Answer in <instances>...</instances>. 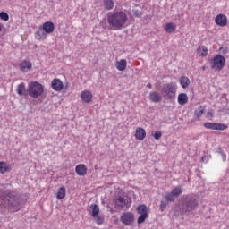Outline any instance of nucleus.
Wrapping results in <instances>:
<instances>
[{
	"mask_svg": "<svg viewBox=\"0 0 229 229\" xmlns=\"http://www.w3.org/2000/svg\"><path fill=\"white\" fill-rule=\"evenodd\" d=\"M12 170V167H10V165H8L4 161L0 162V173L1 174H4V173H8Z\"/></svg>",
	"mask_w": 229,
	"mask_h": 229,
	"instance_id": "obj_22",
	"label": "nucleus"
},
{
	"mask_svg": "<svg viewBox=\"0 0 229 229\" xmlns=\"http://www.w3.org/2000/svg\"><path fill=\"white\" fill-rule=\"evenodd\" d=\"M198 205H199V201L198 200V197L196 195L184 196L182 207V214L193 212V210H196V208H198Z\"/></svg>",
	"mask_w": 229,
	"mask_h": 229,
	"instance_id": "obj_3",
	"label": "nucleus"
},
{
	"mask_svg": "<svg viewBox=\"0 0 229 229\" xmlns=\"http://www.w3.org/2000/svg\"><path fill=\"white\" fill-rule=\"evenodd\" d=\"M66 194H67V190L64 186H62L57 191L56 198L58 199H64Z\"/></svg>",
	"mask_w": 229,
	"mask_h": 229,
	"instance_id": "obj_27",
	"label": "nucleus"
},
{
	"mask_svg": "<svg viewBox=\"0 0 229 229\" xmlns=\"http://www.w3.org/2000/svg\"><path fill=\"white\" fill-rule=\"evenodd\" d=\"M176 84L170 82L163 85L162 92L165 99H174L176 97Z\"/></svg>",
	"mask_w": 229,
	"mask_h": 229,
	"instance_id": "obj_6",
	"label": "nucleus"
},
{
	"mask_svg": "<svg viewBox=\"0 0 229 229\" xmlns=\"http://www.w3.org/2000/svg\"><path fill=\"white\" fill-rule=\"evenodd\" d=\"M3 203L9 212H19L21 210V199L15 191L8 192L6 199H4Z\"/></svg>",
	"mask_w": 229,
	"mask_h": 229,
	"instance_id": "obj_2",
	"label": "nucleus"
},
{
	"mask_svg": "<svg viewBox=\"0 0 229 229\" xmlns=\"http://www.w3.org/2000/svg\"><path fill=\"white\" fill-rule=\"evenodd\" d=\"M75 173L78 176H85L87 174V166L83 164H79L75 167Z\"/></svg>",
	"mask_w": 229,
	"mask_h": 229,
	"instance_id": "obj_17",
	"label": "nucleus"
},
{
	"mask_svg": "<svg viewBox=\"0 0 229 229\" xmlns=\"http://www.w3.org/2000/svg\"><path fill=\"white\" fill-rule=\"evenodd\" d=\"M16 91L19 96H26V85L24 83L19 84Z\"/></svg>",
	"mask_w": 229,
	"mask_h": 229,
	"instance_id": "obj_28",
	"label": "nucleus"
},
{
	"mask_svg": "<svg viewBox=\"0 0 229 229\" xmlns=\"http://www.w3.org/2000/svg\"><path fill=\"white\" fill-rule=\"evenodd\" d=\"M93 219H94L95 223H97L98 225H103L105 223V217H103L99 215L93 216Z\"/></svg>",
	"mask_w": 229,
	"mask_h": 229,
	"instance_id": "obj_32",
	"label": "nucleus"
},
{
	"mask_svg": "<svg viewBox=\"0 0 229 229\" xmlns=\"http://www.w3.org/2000/svg\"><path fill=\"white\" fill-rule=\"evenodd\" d=\"M0 19L1 21H4V22H8V21H10V15H8V13H6L5 12H1Z\"/></svg>",
	"mask_w": 229,
	"mask_h": 229,
	"instance_id": "obj_33",
	"label": "nucleus"
},
{
	"mask_svg": "<svg viewBox=\"0 0 229 229\" xmlns=\"http://www.w3.org/2000/svg\"><path fill=\"white\" fill-rule=\"evenodd\" d=\"M104 8H106V10L110 11V10H114V0H104Z\"/></svg>",
	"mask_w": 229,
	"mask_h": 229,
	"instance_id": "obj_29",
	"label": "nucleus"
},
{
	"mask_svg": "<svg viewBox=\"0 0 229 229\" xmlns=\"http://www.w3.org/2000/svg\"><path fill=\"white\" fill-rule=\"evenodd\" d=\"M115 208L118 210H123V208H130L131 207V199L128 197H118L114 200Z\"/></svg>",
	"mask_w": 229,
	"mask_h": 229,
	"instance_id": "obj_7",
	"label": "nucleus"
},
{
	"mask_svg": "<svg viewBox=\"0 0 229 229\" xmlns=\"http://www.w3.org/2000/svg\"><path fill=\"white\" fill-rule=\"evenodd\" d=\"M165 31L166 33H174L176 31V24L168 22L165 25Z\"/></svg>",
	"mask_w": 229,
	"mask_h": 229,
	"instance_id": "obj_24",
	"label": "nucleus"
},
{
	"mask_svg": "<svg viewBox=\"0 0 229 229\" xmlns=\"http://www.w3.org/2000/svg\"><path fill=\"white\" fill-rule=\"evenodd\" d=\"M137 214L140 215L138 217L137 223L138 225H142L146 221V218L148 217V207L144 204H140L136 208Z\"/></svg>",
	"mask_w": 229,
	"mask_h": 229,
	"instance_id": "obj_9",
	"label": "nucleus"
},
{
	"mask_svg": "<svg viewBox=\"0 0 229 229\" xmlns=\"http://www.w3.org/2000/svg\"><path fill=\"white\" fill-rule=\"evenodd\" d=\"M147 87H148V89H153V85H151V83H148V84L147 85Z\"/></svg>",
	"mask_w": 229,
	"mask_h": 229,
	"instance_id": "obj_42",
	"label": "nucleus"
},
{
	"mask_svg": "<svg viewBox=\"0 0 229 229\" xmlns=\"http://www.w3.org/2000/svg\"><path fill=\"white\" fill-rule=\"evenodd\" d=\"M35 38L36 40H46L47 38V34L44 30L43 31L38 30L35 33Z\"/></svg>",
	"mask_w": 229,
	"mask_h": 229,
	"instance_id": "obj_26",
	"label": "nucleus"
},
{
	"mask_svg": "<svg viewBox=\"0 0 229 229\" xmlns=\"http://www.w3.org/2000/svg\"><path fill=\"white\" fill-rule=\"evenodd\" d=\"M209 65L212 71L219 72L225 69V65H226V58L217 54L210 60Z\"/></svg>",
	"mask_w": 229,
	"mask_h": 229,
	"instance_id": "obj_4",
	"label": "nucleus"
},
{
	"mask_svg": "<svg viewBox=\"0 0 229 229\" xmlns=\"http://www.w3.org/2000/svg\"><path fill=\"white\" fill-rule=\"evenodd\" d=\"M94 98V95H92V91L89 90H83L81 93V99L83 101V103H90Z\"/></svg>",
	"mask_w": 229,
	"mask_h": 229,
	"instance_id": "obj_14",
	"label": "nucleus"
},
{
	"mask_svg": "<svg viewBox=\"0 0 229 229\" xmlns=\"http://www.w3.org/2000/svg\"><path fill=\"white\" fill-rule=\"evenodd\" d=\"M205 112V106H199L194 112V117L199 118L203 115V113Z\"/></svg>",
	"mask_w": 229,
	"mask_h": 229,
	"instance_id": "obj_30",
	"label": "nucleus"
},
{
	"mask_svg": "<svg viewBox=\"0 0 229 229\" xmlns=\"http://www.w3.org/2000/svg\"><path fill=\"white\" fill-rule=\"evenodd\" d=\"M221 156H222L223 162H226V154L222 153Z\"/></svg>",
	"mask_w": 229,
	"mask_h": 229,
	"instance_id": "obj_40",
	"label": "nucleus"
},
{
	"mask_svg": "<svg viewBox=\"0 0 229 229\" xmlns=\"http://www.w3.org/2000/svg\"><path fill=\"white\" fill-rule=\"evenodd\" d=\"M204 128L207 130H218L220 131H224V130H228V125L221 123H205Z\"/></svg>",
	"mask_w": 229,
	"mask_h": 229,
	"instance_id": "obj_10",
	"label": "nucleus"
},
{
	"mask_svg": "<svg viewBox=\"0 0 229 229\" xmlns=\"http://www.w3.org/2000/svg\"><path fill=\"white\" fill-rule=\"evenodd\" d=\"M32 67H33V64H31V62H30L28 60H23L20 64V70L22 72H28V71H31Z\"/></svg>",
	"mask_w": 229,
	"mask_h": 229,
	"instance_id": "obj_16",
	"label": "nucleus"
},
{
	"mask_svg": "<svg viewBox=\"0 0 229 229\" xmlns=\"http://www.w3.org/2000/svg\"><path fill=\"white\" fill-rule=\"evenodd\" d=\"M128 65V63L125 59H121L120 61L116 62V69L118 71H126V66Z\"/></svg>",
	"mask_w": 229,
	"mask_h": 229,
	"instance_id": "obj_21",
	"label": "nucleus"
},
{
	"mask_svg": "<svg viewBox=\"0 0 229 229\" xmlns=\"http://www.w3.org/2000/svg\"><path fill=\"white\" fill-rule=\"evenodd\" d=\"M28 94L30 98H40L44 94V86L38 81H32L29 84Z\"/></svg>",
	"mask_w": 229,
	"mask_h": 229,
	"instance_id": "obj_5",
	"label": "nucleus"
},
{
	"mask_svg": "<svg viewBox=\"0 0 229 229\" xmlns=\"http://www.w3.org/2000/svg\"><path fill=\"white\" fill-rule=\"evenodd\" d=\"M153 137L156 140H160L162 139V131H157L153 134Z\"/></svg>",
	"mask_w": 229,
	"mask_h": 229,
	"instance_id": "obj_34",
	"label": "nucleus"
},
{
	"mask_svg": "<svg viewBox=\"0 0 229 229\" xmlns=\"http://www.w3.org/2000/svg\"><path fill=\"white\" fill-rule=\"evenodd\" d=\"M142 15V13L139 10L134 11V16L135 17H140Z\"/></svg>",
	"mask_w": 229,
	"mask_h": 229,
	"instance_id": "obj_39",
	"label": "nucleus"
},
{
	"mask_svg": "<svg viewBox=\"0 0 229 229\" xmlns=\"http://www.w3.org/2000/svg\"><path fill=\"white\" fill-rule=\"evenodd\" d=\"M197 53H198L199 56L205 58V56H208V48L205 46H199L197 48Z\"/></svg>",
	"mask_w": 229,
	"mask_h": 229,
	"instance_id": "obj_20",
	"label": "nucleus"
},
{
	"mask_svg": "<svg viewBox=\"0 0 229 229\" xmlns=\"http://www.w3.org/2000/svg\"><path fill=\"white\" fill-rule=\"evenodd\" d=\"M174 198L175 196L172 192L166 194L167 201H174Z\"/></svg>",
	"mask_w": 229,
	"mask_h": 229,
	"instance_id": "obj_35",
	"label": "nucleus"
},
{
	"mask_svg": "<svg viewBox=\"0 0 229 229\" xmlns=\"http://www.w3.org/2000/svg\"><path fill=\"white\" fill-rule=\"evenodd\" d=\"M89 208H90L89 212L92 217H96L97 216H99V206H98V204H91Z\"/></svg>",
	"mask_w": 229,
	"mask_h": 229,
	"instance_id": "obj_25",
	"label": "nucleus"
},
{
	"mask_svg": "<svg viewBox=\"0 0 229 229\" xmlns=\"http://www.w3.org/2000/svg\"><path fill=\"white\" fill-rule=\"evenodd\" d=\"M3 28H4V25H3V23L0 22V33L1 31H3Z\"/></svg>",
	"mask_w": 229,
	"mask_h": 229,
	"instance_id": "obj_41",
	"label": "nucleus"
},
{
	"mask_svg": "<svg viewBox=\"0 0 229 229\" xmlns=\"http://www.w3.org/2000/svg\"><path fill=\"white\" fill-rule=\"evenodd\" d=\"M177 102L181 105H187L189 103V97L185 93H180L177 97Z\"/></svg>",
	"mask_w": 229,
	"mask_h": 229,
	"instance_id": "obj_19",
	"label": "nucleus"
},
{
	"mask_svg": "<svg viewBox=\"0 0 229 229\" xmlns=\"http://www.w3.org/2000/svg\"><path fill=\"white\" fill-rule=\"evenodd\" d=\"M180 85L182 89H189V85H191V80L187 76H182L180 79Z\"/></svg>",
	"mask_w": 229,
	"mask_h": 229,
	"instance_id": "obj_23",
	"label": "nucleus"
},
{
	"mask_svg": "<svg viewBox=\"0 0 229 229\" xmlns=\"http://www.w3.org/2000/svg\"><path fill=\"white\" fill-rule=\"evenodd\" d=\"M201 162H204L205 164H208V156H203L201 157Z\"/></svg>",
	"mask_w": 229,
	"mask_h": 229,
	"instance_id": "obj_38",
	"label": "nucleus"
},
{
	"mask_svg": "<svg viewBox=\"0 0 229 229\" xmlns=\"http://www.w3.org/2000/svg\"><path fill=\"white\" fill-rule=\"evenodd\" d=\"M128 22V14L124 11H115L107 14V24L111 30H123Z\"/></svg>",
	"mask_w": 229,
	"mask_h": 229,
	"instance_id": "obj_1",
	"label": "nucleus"
},
{
	"mask_svg": "<svg viewBox=\"0 0 229 229\" xmlns=\"http://www.w3.org/2000/svg\"><path fill=\"white\" fill-rule=\"evenodd\" d=\"M206 117H207V119H210V121H211V119L214 118V113H212V111H208V112L207 113Z\"/></svg>",
	"mask_w": 229,
	"mask_h": 229,
	"instance_id": "obj_37",
	"label": "nucleus"
},
{
	"mask_svg": "<svg viewBox=\"0 0 229 229\" xmlns=\"http://www.w3.org/2000/svg\"><path fill=\"white\" fill-rule=\"evenodd\" d=\"M41 30L47 34L55 33V23L53 21H46L42 24Z\"/></svg>",
	"mask_w": 229,
	"mask_h": 229,
	"instance_id": "obj_13",
	"label": "nucleus"
},
{
	"mask_svg": "<svg viewBox=\"0 0 229 229\" xmlns=\"http://www.w3.org/2000/svg\"><path fill=\"white\" fill-rule=\"evenodd\" d=\"M120 221L124 226H131L135 223V214L131 211H125L120 216Z\"/></svg>",
	"mask_w": 229,
	"mask_h": 229,
	"instance_id": "obj_8",
	"label": "nucleus"
},
{
	"mask_svg": "<svg viewBox=\"0 0 229 229\" xmlns=\"http://www.w3.org/2000/svg\"><path fill=\"white\" fill-rule=\"evenodd\" d=\"M165 208H167V203H165V201L162 200L161 203H160L161 212H164V210H165Z\"/></svg>",
	"mask_w": 229,
	"mask_h": 229,
	"instance_id": "obj_36",
	"label": "nucleus"
},
{
	"mask_svg": "<svg viewBox=\"0 0 229 229\" xmlns=\"http://www.w3.org/2000/svg\"><path fill=\"white\" fill-rule=\"evenodd\" d=\"M149 99L152 103H160L162 101V95L157 93L156 91L150 92Z\"/></svg>",
	"mask_w": 229,
	"mask_h": 229,
	"instance_id": "obj_18",
	"label": "nucleus"
},
{
	"mask_svg": "<svg viewBox=\"0 0 229 229\" xmlns=\"http://www.w3.org/2000/svg\"><path fill=\"white\" fill-rule=\"evenodd\" d=\"M51 88L55 92H62V90H64V81L58 78H55L51 81Z\"/></svg>",
	"mask_w": 229,
	"mask_h": 229,
	"instance_id": "obj_12",
	"label": "nucleus"
},
{
	"mask_svg": "<svg viewBox=\"0 0 229 229\" xmlns=\"http://www.w3.org/2000/svg\"><path fill=\"white\" fill-rule=\"evenodd\" d=\"M215 22L216 26H220V28H225L228 24V17L225 14L220 13L215 17Z\"/></svg>",
	"mask_w": 229,
	"mask_h": 229,
	"instance_id": "obj_11",
	"label": "nucleus"
},
{
	"mask_svg": "<svg viewBox=\"0 0 229 229\" xmlns=\"http://www.w3.org/2000/svg\"><path fill=\"white\" fill-rule=\"evenodd\" d=\"M134 137L136 140H140V141L144 140V139H146V129L142 127L136 128Z\"/></svg>",
	"mask_w": 229,
	"mask_h": 229,
	"instance_id": "obj_15",
	"label": "nucleus"
},
{
	"mask_svg": "<svg viewBox=\"0 0 229 229\" xmlns=\"http://www.w3.org/2000/svg\"><path fill=\"white\" fill-rule=\"evenodd\" d=\"M171 192L175 196V198H178V196L183 192V190H182V186H177L174 188Z\"/></svg>",
	"mask_w": 229,
	"mask_h": 229,
	"instance_id": "obj_31",
	"label": "nucleus"
}]
</instances>
